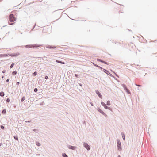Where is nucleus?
Wrapping results in <instances>:
<instances>
[{
	"label": "nucleus",
	"instance_id": "24",
	"mask_svg": "<svg viewBox=\"0 0 157 157\" xmlns=\"http://www.w3.org/2000/svg\"><path fill=\"white\" fill-rule=\"evenodd\" d=\"M106 105L108 106H109L110 105V101L109 100H108L107 101Z\"/></svg>",
	"mask_w": 157,
	"mask_h": 157
},
{
	"label": "nucleus",
	"instance_id": "22",
	"mask_svg": "<svg viewBox=\"0 0 157 157\" xmlns=\"http://www.w3.org/2000/svg\"><path fill=\"white\" fill-rule=\"evenodd\" d=\"M25 96H23L22 97L21 100V102H23L25 100Z\"/></svg>",
	"mask_w": 157,
	"mask_h": 157
},
{
	"label": "nucleus",
	"instance_id": "34",
	"mask_svg": "<svg viewBox=\"0 0 157 157\" xmlns=\"http://www.w3.org/2000/svg\"><path fill=\"white\" fill-rule=\"evenodd\" d=\"M108 75H109L110 76L112 77H114V76H113L112 74H110L109 72V73H108Z\"/></svg>",
	"mask_w": 157,
	"mask_h": 157
},
{
	"label": "nucleus",
	"instance_id": "61",
	"mask_svg": "<svg viewBox=\"0 0 157 157\" xmlns=\"http://www.w3.org/2000/svg\"><path fill=\"white\" fill-rule=\"evenodd\" d=\"M117 157H121V156H120V155H119Z\"/></svg>",
	"mask_w": 157,
	"mask_h": 157
},
{
	"label": "nucleus",
	"instance_id": "10",
	"mask_svg": "<svg viewBox=\"0 0 157 157\" xmlns=\"http://www.w3.org/2000/svg\"><path fill=\"white\" fill-rule=\"evenodd\" d=\"M46 48H49V49H55L56 48V47L55 46H52V45H47L46 46Z\"/></svg>",
	"mask_w": 157,
	"mask_h": 157
},
{
	"label": "nucleus",
	"instance_id": "17",
	"mask_svg": "<svg viewBox=\"0 0 157 157\" xmlns=\"http://www.w3.org/2000/svg\"><path fill=\"white\" fill-rule=\"evenodd\" d=\"M5 95L3 91H1L0 92V96L2 97H3Z\"/></svg>",
	"mask_w": 157,
	"mask_h": 157
},
{
	"label": "nucleus",
	"instance_id": "3",
	"mask_svg": "<svg viewBox=\"0 0 157 157\" xmlns=\"http://www.w3.org/2000/svg\"><path fill=\"white\" fill-rule=\"evenodd\" d=\"M40 46V45H39L36 44H34L27 45L25 46V47L26 48H31L32 47L37 48Z\"/></svg>",
	"mask_w": 157,
	"mask_h": 157
},
{
	"label": "nucleus",
	"instance_id": "28",
	"mask_svg": "<svg viewBox=\"0 0 157 157\" xmlns=\"http://www.w3.org/2000/svg\"><path fill=\"white\" fill-rule=\"evenodd\" d=\"M36 144L38 146H40L41 145L40 144V143L39 142L36 141Z\"/></svg>",
	"mask_w": 157,
	"mask_h": 157
},
{
	"label": "nucleus",
	"instance_id": "62",
	"mask_svg": "<svg viewBox=\"0 0 157 157\" xmlns=\"http://www.w3.org/2000/svg\"><path fill=\"white\" fill-rule=\"evenodd\" d=\"M13 13V11H12L11 12V13Z\"/></svg>",
	"mask_w": 157,
	"mask_h": 157
},
{
	"label": "nucleus",
	"instance_id": "42",
	"mask_svg": "<svg viewBox=\"0 0 157 157\" xmlns=\"http://www.w3.org/2000/svg\"><path fill=\"white\" fill-rule=\"evenodd\" d=\"M14 24V23H10L9 22V24L10 25H13Z\"/></svg>",
	"mask_w": 157,
	"mask_h": 157
},
{
	"label": "nucleus",
	"instance_id": "29",
	"mask_svg": "<svg viewBox=\"0 0 157 157\" xmlns=\"http://www.w3.org/2000/svg\"><path fill=\"white\" fill-rule=\"evenodd\" d=\"M15 65V64L14 63H13L11 65L10 67V68H12L13 67V66L14 65Z\"/></svg>",
	"mask_w": 157,
	"mask_h": 157
},
{
	"label": "nucleus",
	"instance_id": "46",
	"mask_svg": "<svg viewBox=\"0 0 157 157\" xmlns=\"http://www.w3.org/2000/svg\"><path fill=\"white\" fill-rule=\"evenodd\" d=\"M44 104V103L43 102V103H41L40 104V105H43Z\"/></svg>",
	"mask_w": 157,
	"mask_h": 157
},
{
	"label": "nucleus",
	"instance_id": "36",
	"mask_svg": "<svg viewBox=\"0 0 157 157\" xmlns=\"http://www.w3.org/2000/svg\"><path fill=\"white\" fill-rule=\"evenodd\" d=\"M101 104L102 106H104L106 104H105L102 101L101 102Z\"/></svg>",
	"mask_w": 157,
	"mask_h": 157
},
{
	"label": "nucleus",
	"instance_id": "44",
	"mask_svg": "<svg viewBox=\"0 0 157 157\" xmlns=\"http://www.w3.org/2000/svg\"><path fill=\"white\" fill-rule=\"evenodd\" d=\"M6 72V70H4L2 71V73H5Z\"/></svg>",
	"mask_w": 157,
	"mask_h": 157
},
{
	"label": "nucleus",
	"instance_id": "4",
	"mask_svg": "<svg viewBox=\"0 0 157 157\" xmlns=\"http://www.w3.org/2000/svg\"><path fill=\"white\" fill-rule=\"evenodd\" d=\"M122 86L124 88V90H125L126 92L128 94H131V92L127 87L126 85L124 84H122Z\"/></svg>",
	"mask_w": 157,
	"mask_h": 157
},
{
	"label": "nucleus",
	"instance_id": "47",
	"mask_svg": "<svg viewBox=\"0 0 157 157\" xmlns=\"http://www.w3.org/2000/svg\"><path fill=\"white\" fill-rule=\"evenodd\" d=\"M90 104H91V106H93L94 105V104H93V103L91 102L90 103Z\"/></svg>",
	"mask_w": 157,
	"mask_h": 157
},
{
	"label": "nucleus",
	"instance_id": "26",
	"mask_svg": "<svg viewBox=\"0 0 157 157\" xmlns=\"http://www.w3.org/2000/svg\"><path fill=\"white\" fill-rule=\"evenodd\" d=\"M14 139L16 140H18V136L17 135H16V136H14Z\"/></svg>",
	"mask_w": 157,
	"mask_h": 157
},
{
	"label": "nucleus",
	"instance_id": "14",
	"mask_svg": "<svg viewBox=\"0 0 157 157\" xmlns=\"http://www.w3.org/2000/svg\"><path fill=\"white\" fill-rule=\"evenodd\" d=\"M121 134L122 136V137L123 140H125V135L124 132H121Z\"/></svg>",
	"mask_w": 157,
	"mask_h": 157
},
{
	"label": "nucleus",
	"instance_id": "25",
	"mask_svg": "<svg viewBox=\"0 0 157 157\" xmlns=\"http://www.w3.org/2000/svg\"><path fill=\"white\" fill-rule=\"evenodd\" d=\"M97 110L98 111L101 113L103 111L99 107H98Z\"/></svg>",
	"mask_w": 157,
	"mask_h": 157
},
{
	"label": "nucleus",
	"instance_id": "39",
	"mask_svg": "<svg viewBox=\"0 0 157 157\" xmlns=\"http://www.w3.org/2000/svg\"><path fill=\"white\" fill-rule=\"evenodd\" d=\"M44 78L46 79H48V76L46 75L44 77Z\"/></svg>",
	"mask_w": 157,
	"mask_h": 157
},
{
	"label": "nucleus",
	"instance_id": "49",
	"mask_svg": "<svg viewBox=\"0 0 157 157\" xmlns=\"http://www.w3.org/2000/svg\"><path fill=\"white\" fill-rule=\"evenodd\" d=\"M114 78H115V79L117 80L118 82H119V80H118L117 78H116L115 77H113Z\"/></svg>",
	"mask_w": 157,
	"mask_h": 157
},
{
	"label": "nucleus",
	"instance_id": "55",
	"mask_svg": "<svg viewBox=\"0 0 157 157\" xmlns=\"http://www.w3.org/2000/svg\"><path fill=\"white\" fill-rule=\"evenodd\" d=\"M4 76H2V78H4Z\"/></svg>",
	"mask_w": 157,
	"mask_h": 157
},
{
	"label": "nucleus",
	"instance_id": "27",
	"mask_svg": "<svg viewBox=\"0 0 157 157\" xmlns=\"http://www.w3.org/2000/svg\"><path fill=\"white\" fill-rule=\"evenodd\" d=\"M17 73V71H13L12 73V74L13 75H16Z\"/></svg>",
	"mask_w": 157,
	"mask_h": 157
},
{
	"label": "nucleus",
	"instance_id": "32",
	"mask_svg": "<svg viewBox=\"0 0 157 157\" xmlns=\"http://www.w3.org/2000/svg\"><path fill=\"white\" fill-rule=\"evenodd\" d=\"M6 102H8V103H9V102L10 101V99L9 98H8L7 99H6Z\"/></svg>",
	"mask_w": 157,
	"mask_h": 157
},
{
	"label": "nucleus",
	"instance_id": "19",
	"mask_svg": "<svg viewBox=\"0 0 157 157\" xmlns=\"http://www.w3.org/2000/svg\"><path fill=\"white\" fill-rule=\"evenodd\" d=\"M101 113L104 116H105V117H107V115L103 111H102Z\"/></svg>",
	"mask_w": 157,
	"mask_h": 157
},
{
	"label": "nucleus",
	"instance_id": "50",
	"mask_svg": "<svg viewBox=\"0 0 157 157\" xmlns=\"http://www.w3.org/2000/svg\"><path fill=\"white\" fill-rule=\"evenodd\" d=\"M113 71V72L115 74V75H116V76L117 75L116 73L114 72L113 71Z\"/></svg>",
	"mask_w": 157,
	"mask_h": 157
},
{
	"label": "nucleus",
	"instance_id": "43",
	"mask_svg": "<svg viewBox=\"0 0 157 157\" xmlns=\"http://www.w3.org/2000/svg\"><path fill=\"white\" fill-rule=\"evenodd\" d=\"M135 85L137 86H141L140 85H139V84H135Z\"/></svg>",
	"mask_w": 157,
	"mask_h": 157
},
{
	"label": "nucleus",
	"instance_id": "8",
	"mask_svg": "<svg viewBox=\"0 0 157 157\" xmlns=\"http://www.w3.org/2000/svg\"><path fill=\"white\" fill-rule=\"evenodd\" d=\"M97 60L98 61L106 65H109V63H108L99 59L97 58Z\"/></svg>",
	"mask_w": 157,
	"mask_h": 157
},
{
	"label": "nucleus",
	"instance_id": "37",
	"mask_svg": "<svg viewBox=\"0 0 157 157\" xmlns=\"http://www.w3.org/2000/svg\"><path fill=\"white\" fill-rule=\"evenodd\" d=\"M36 23H35L34 25V26H33L32 29L31 30L32 31V30H33V29H34L35 26H36Z\"/></svg>",
	"mask_w": 157,
	"mask_h": 157
},
{
	"label": "nucleus",
	"instance_id": "52",
	"mask_svg": "<svg viewBox=\"0 0 157 157\" xmlns=\"http://www.w3.org/2000/svg\"><path fill=\"white\" fill-rule=\"evenodd\" d=\"M31 122V121L30 120L28 121V123H30V122Z\"/></svg>",
	"mask_w": 157,
	"mask_h": 157
},
{
	"label": "nucleus",
	"instance_id": "51",
	"mask_svg": "<svg viewBox=\"0 0 157 157\" xmlns=\"http://www.w3.org/2000/svg\"><path fill=\"white\" fill-rule=\"evenodd\" d=\"M79 85L80 86H82V85L81 83H79Z\"/></svg>",
	"mask_w": 157,
	"mask_h": 157
},
{
	"label": "nucleus",
	"instance_id": "54",
	"mask_svg": "<svg viewBox=\"0 0 157 157\" xmlns=\"http://www.w3.org/2000/svg\"><path fill=\"white\" fill-rule=\"evenodd\" d=\"M155 56H157V53H155Z\"/></svg>",
	"mask_w": 157,
	"mask_h": 157
},
{
	"label": "nucleus",
	"instance_id": "5",
	"mask_svg": "<svg viewBox=\"0 0 157 157\" xmlns=\"http://www.w3.org/2000/svg\"><path fill=\"white\" fill-rule=\"evenodd\" d=\"M84 147L87 150L89 151L90 149V146L86 142H84L83 144Z\"/></svg>",
	"mask_w": 157,
	"mask_h": 157
},
{
	"label": "nucleus",
	"instance_id": "11",
	"mask_svg": "<svg viewBox=\"0 0 157 157\" xmlns=\"http://www.w3.org/2000/svg\"><path fill=\"white\" fill-rule=\"evenodd\" d=\"M94 65L95 67H96L98 68H100L101 70H102V69H103V68L102 67H101L99 66H98V65H97V64H95L94 63H92Z\"/></svg>",
	"mask_w": 157,
	"mask_h": 157
},
{
	"label": "nucleus",
	"instance_id": "59",
	"mask_svg": "<svg viewBox=\"0 0 157 157\" xmlns=\"http://www.w3.org/2000/svg\"><path fill=\"white\" fill-rule=\"evenodd\" d=\"M65 86H65V85L64 86V85H63V87H65Z\"/></svg>",
	"mask_w": 157,
	"mask_h": 157
},
{
	"label": "nucleus",
	"instance_id": "53",
	"mask_svg": "<svg viewBox=\"0 0 157 157\" xmlns=\"http://www.w3.org/2000/svg\"><path fill=\"white\" fill-rule=\"evenodd\" d=\"M116 76H117V77L118 78H119V76L118 75H117Z\"/></svg>",
	"mask_w": 157,
	"mask_h": 157
},
{
	"label": "nucleus",
	"instance_id": "21",
	"mask_svg": "<svg viewBox=\"0 0 157 157\" xmlns=\"http://www.w3.org/2000/svg\"><path fill=\"white\" fill-rule=\"evenodd\" d=\"M63 157H68L67 155L65 153H63L62 154Z\"/></svg>",
	"mask_w": 157,
	"mask_h": 157
},
{
	"label": "nucleus",
	"instance_id": "64",
	"mask_svg": "<svg viewBox=\"0 0 157 157\" xmlns=\"http://www.w3.org/2000/svg\"><path fill=\"white\" fill-rule=\"evenodd\" d=\"M5 26H3V27H5Z\"/></svg>",
	"mask_w": 157,
	"mask_h": 157
},
{
	"label": "nucleus",
	"instance_id": "38",
	"mask_svg": "<svg viewBox=\"0 0 157 157\" xmlns=\"http://www.w3.org/2000/svg\"><path fill=\"white\" fill-rule=\"evenodd\" d=\"M75 77H77V78H79V75L78 74H75Z\"/></svg>",
	"mask_w": 157,
	"mask_h": 157
},
{
	"label": "nucleus",
	"instance_id": "1",
	"mask_svg": "<svg viewBox=\"0 0 157 157\" xmlns=\"http://www.w3.org/2000/svg\"><path fill=\"white\" fill-rule=\"evenodd\" d=\"M16 18L13 14L11 13L9 16V21L11 22H13L16 20Z\"/></svg>",
	"mask_w": 157,
	"mask_h": 157
},
{
	"label": "nucleus",
	"instance_id": "18",
	"mask_svg": "<svg viewBox=\"0 0 157 157\" xmlns=\"http://www.w3.org/2000/svg\"><path fill=\"white\" fill-rule=\"evenodd\" d=\"M101 113L104 116H105V117H107V115L103 111H102Z\"/></svg>",
	"mask_w": 157,
	"mask_h": 157
},
{
	"label": "nucleus",
	"instance_id": "60",
	"mask_svg": "<svg viewBox=\"0 0 157 157\" xmlns=\"http://www.w3.org/2000/svg\"><path fill=\"white\" fill-rule=\"evenodd\" d=\"M65 86H65V85L64 86V85H63V87H65Z\"/></svg>",
	"mask_w": 157,
	"mask_h": 157
},
{
	"label": "nucleus",
	"instance_id": "12",
	"mask_svg": "<svg viewBox=\"0 0 157 157\" xmlns=\"http://www.w3.org/2000/svg\"><path fill=\"white\" fill-rule=\"evenodd\" d=\"M8 56V55L6 54H0V57Z\"/></svg>",
	"mask_w": 157,
	"mask_h": 157
},
{
	"label": "nucleus",
	"instance_id": "63",
	"mask_svg": "<svg viewBox=\"0 0 157 157\" xmlns=\"http://www.w3.org/2000/svg\"><path fill=\"white\" fill-rule=\"evenodd\" d=\"M50 80L49 81V82H50Z\"/></svg>",
	"mask_w": 157,
	"mask_h": 157
},
{
	"label": "nucleus",
	"instance_id": "30",
	"mask_svg": "<svg viewBox=\"0 0 157 157\" xmlns=\"http://www.w3.org/2000/svg\"><path fill=\"white\" fill-rule=\"evenodd\" d=\"M37 74V72L36 71H35L33 74V76H36Z\"/></svg>",
	"mask_w": 157,
	"mask_h": 157
},
{
	"label": "nucleus",
	"instance_id": "31",
	"mask_svg": "<svg viewBox=\"0 0 157 157\" xmlns=\"http://www.w3.org/2000/svg\"><path fill=\"white\" fill-rule=\"evenodd\" d=\"M107 109H108L111 111H112V108H110V107H108V106L107 107Z\"/></svg>",
	"mask_w": 157,
	"mask_h": 157
},
{
	"label": "nucleus",
	"instance_id": "20",
	"mask_svg": "<svg viewBox=\"0 0 157 157\" xmlns=\"http://www.w3.org/2000/svg\"><path fill=\"white\" fill-rule=\"evenodd\" d=\"M101 113L104 116H105V117H107V115L103 111H102Z\"/></svg>",
	"mask_w": 157,
	"mask_h": 157
},
{
	"label": "nucleus",
	"instance_id": "33",
	"mask_svg": "<svg viewBox=\"0 0 157 157\" xmlns=\"http://www.w3.org/2000/svg\"><path fill=\"white\" fill-rule=\"evenodd\" d=\"M0 127L2 129H4L5 128L4 126L3 125H1Z\"/></svg>",
	"mask_w": 157,
	"mask_h": 157
},
{
	"label": "nucleus",
	"instance_id": "58",
	"mask_svg": "<svg viewBox=\"0 0 157 157\" xmlns=\"http://www.w3.org/2000/svg\"><path fill=\"white\" fill-rule=\"evenodd\" d=\"M25 123L28 122V121H25Z\"/></svg>",
	"mask_w": 157,
	"mask_h": 157
},
{
	"label": "nucleus",
	"instance_id": "57",
	"mask_svg": "<svg viewBox=\"0 0 157 157\" xmlns=\"http://www.w3.org/2000/svg\"><path fill=\"white\" fill-rule=\"evenodd\" d=\"M27 125L28 126H31L30 124H28V125Z\"/></svg>",
	"mask_w": 157,
	"mask_h": 157
},
{
	"label": "nucleus",
	"instance_id": "48",
	"mask_svg": "<svg viewBox=\"0 0 157 157\" xmlns=\"http://www.w3.org/2000/svg\"><path fill=\"white\" fill-rule=\"evenodd\" d=\"M9 79H7L6 80V82H9Z\"/></svg>",
	"mask_w": 157,
	"mask_h": 157
},
{
	"label": "nucleus",
	"instance_id": "15",
	"mask_svg": "<svg viewBox=\"0 0 157 157\" xmlns=\"http://www.w3.org/2000/svg\"><path fill=\"white\" fill-rule=\"evenodd\" d=\"M103 71L107 75L108 74V73H109V72L107 70L105 69H103Z\"/></svg>",
	"mask_w": 157,
	"mask_h": 157
},
{
	"label": "nucleus",
	"instance_id": "16",
	"mask_svg": "<svg viewBox=\"0 0 157 157\" xmlns=\"http://www.w3.org/2000/svg\"><path fill=\"white\" fill-rule=\"evenodd\" d=\"M6 113V109H4L2 110V113L3 114H5Z\"/></svg>",
	"mask_w": 157,
	"mask_h": 157
},
{
	"label": "nucleus",
	"instance_id": "56",
	"mask_svg": "<svg viewBox=\"0 0 157 157\" xmlns=\"http://www.w3.org/2000/svg\"><path fill=\"white\" fill-rule=\"evenodd\" d=\"M2 143H0V147L2 145Z\"/></svg>",
	"mask_w": 157,
	"mask_h": 157
},
{
	"label": "nucleus",
	"instance_id": "45",
	"mask_svg": "<svg viewBox=\"0 0 157 157\" xmlns=\"http://www.w3.org/2000/svg\"><path fill=\"white\" fill-rule=\"evenodd\" d=\"M20 84V82H16V85H19Z\"/></svg>",
	"mask_w": 157,
	"mask_h": 157
},
{
	"label": "nucleus",
	"instance_id": "35",
	"mask_svg": "<svg viewBox=\"0 0 157 157\" xmlns=\"http://www.w3.org/2000/svg\"><path fill=\"white\" fill-rule=\"evenodd\" d=\"M34 91L35 92H36L37 91H38V89L37 88H35L34 89Z\"/></svg>",
	"mask_w": 157,
	"mask_h": 157
},
{
	"label": "nucleus",
	"instance_id": "7",
	"mask_svg": "<svg viewBox=\"0 0 157 157\" xmlns=\"http://www.w3.org/2000/svg\"><path fill=\"white\" fill-rule=\"evenodd\" d=\"M67 146L69 149L73 150H75L77 148L76 147L72 146L70 145H67Z\"/></svg>",
	"mask_w": 157,
	"mask_h": 157
},
{
	"label": "nucleus",
	"instance_id": "41",
	"mask_svg": "<svg viewBox=\"0 0 157 157\" xmlns=\"http://www.w3.org/2000/svg\"><path fill=\"white\" fill-rule=\"evenodd\" d=\"M103 107H104V108L105 109H107V106H106V105H104V106H103Z\"/></svg>",
	"mask_w": 157,
	"mask_h": 157
},
{
	"label": "nucleus",
	"instance_id": "23",
	"mask_svg": "<svg viewBox=\"0 0 157 157\" xmlns=\"http://www.w3.org/2000/svg\"><path fill=\"white\" fill-rule=\"evenodd\" d=\"M42 79H39L38 81V83L40 85L42 83Z\"/></svg>",
	"mask_w": 157,
	"mask_h": 157
},
{
	"label": "nucleus",
	"instance_id": "40",
	"mask_svg": "<svg viewBox=\"0 0 157 157\" xmlns=\"http://www.w3.org/2000/svg\"><path fill=\"white\" fill-rule=\"evenodd\" d=\"M32 130H33V131H34V132H36V131H38V129H33Z\"/></svg>",
	"mask_w": 157,
	"mask_h": 157
},
{
	"label": "nucleus",
	"instance_id": "6",
	"mask_svg": "<svg viewBox=\"0 0 157 157\" xmlns=\"http://www.w3.org/2000/svg\"><path fill=\"white\" fill-rule=\"evenodd\" d=\"M8 56L9 55L12 57H16L19 55L20 54L19 53H8L7 54Z\"/></svg>",
	"mask_w": 157,
	"mask_h": 157
},
{
	"label": "nucleus",
	"instance_id": "9",
	"mask_svg": "<svg viewBox=\"0 0 157 157\" xmlns=\"http://www.w3.org/2000/svg\"><path fill=\"white\" fill-rule=\"evenodd\" d=\"M95 93L98 95V96L101 98H102V95L100 93L99 91L97 90H95Z\"/></svg>",
	"mask_w": 157,
	"mask_h": 157
},
{
	"label": "nucleus",
	"instance_id": "13",
	"mask_svg": "<svg viewBox=\"0 0 157 157\" xmlns=\"http://www.w3.org/2000/svg\"><path fill=\"white\" fill-rule=\"evenodd\" d=\"M56 62L57 63H61V64H65V62H63V61H60V60H56Z\"/></svg>",
	"mask_w": 157,
	"mask_h": 157
},
{
	"label": "nucleus",
	"instance_id": "2",
	"mask_svg": "<svg viewBox=\"0 0 157 157\" xmlns=\"http://www.w3.org/2000/svg\"><path fill=\"white\" fill-rule=\"evenodd\" d=\"M117 143L118 150L119 151H121L122 150L121 145L119 139H117Z\"/></svg>",
	"mask_w": 157,
	"mask_h": 157
}]
</instances>
